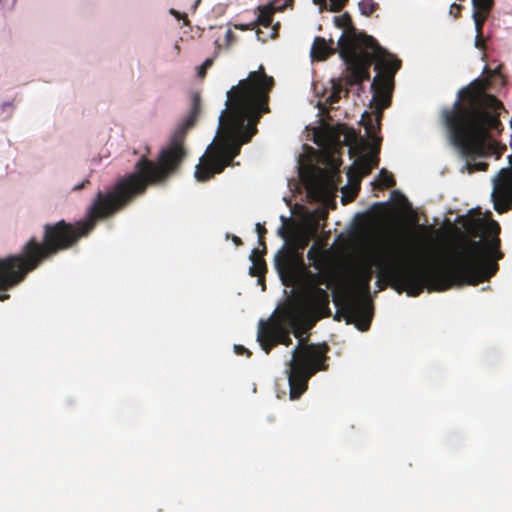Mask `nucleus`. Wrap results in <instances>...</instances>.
Returning a JSON list of instances; mask_svg holds the SVG:
<instances>
[{"instance_id":"obj_1","label":"nucleus","mask_w":512,"mask_h":512,"mask_svg":"<svg viewBox=\"0 0 512 512\" xmlns=\"http://www.w3.org/2000/svg\"><path fill=\"white\" fill-rule=\"evenodd\" d=\"M200 113L201 97L194 92L189 115L174 131L157 161L141 157L133 172L118 178L111 189L97 192L85 219L74 223L65 220L47 223L43 226L42 241L33 236L23 245L20 253L0 258V291L12 289L43 262L75 247L81 238L87 237L95 229L99 221L113 217L145 194L149 186L165 183L180 169L187 155L184 147L186 133L195 125Z\"/></svg>"},{"instance_id":"obj_2","label":"nucleus","mask_w":512,"mask_h":512,"mask_svg":"<svg viewBox=\"0 0 512 512\" xmlns=\"http://www.w3.org/2000/svg\"><path fill=\"white\" fill-rule=\"evenodd\" d=\"M274 84V78L260 65L227 92L226 109L219 117V137L200 158L195 169L197 181H208L234 165L233 160L240 154L242 145L257 133L259 119L269 112V93Z\"/></svg>"},{"instance_id":"obj_3","label":"nucleus","mask_w":512,"mask_h":512,"mask_svg":"<svg viewBox=\"0 0 512 512\" xmlns=\"http://www.w3.org/2000/svg\"><path fill=\"white\" fill-rule=\"evenodd\" d=\"M336 27L344 32L338 40L339 56L348 71L345 84L348 87L360 86L370 79V67L374 63L377 72L371 83L372 99L370 107L375 110L374 125L372 115L365 111L362 115L365 129L369 136L380 130L383 110L391 104L394 89L395 74L401 68L402 62L394 54L383 48L375 38L363 32H358L353 25L348 12L334 17Z\"/></svg>"},{"instance_id":"obj_4","label":"nucleus","mask_w":512,"mask_h":512,"mask_svg":"<svg viewBox=\"0 0 512 512\" xmlns=\"http://www.w3.org/2000/svg\"><path fill=\"white\" fill-rule=\"evenodd\" d=\"M490 86L489 77L473 80L458 92L453 107L442 112L451 142L466 159L471 171L487 170V163L471 164V161L484 156L487 142L503 130L500 114L504 106L498 98L487 92Z\"/></svg>"},{"instance_id":"obj_5","label":"nucleus","mask_w":512,"mask_h":512,"mask_svg":"<svg viewBox=\"0 0 512 512\" xmlns=\"http://www.w3.org/2000/svg\"><path fill=\"white\" fill-rule=\"evenodd\" d=\"M378 270L377 284L380 290L389 283L399 293L419 296L425 288L429 291L442 292L454 286L478 285L494 276L495 265L488 273L483 270L487 264L455 259L446 271L424 270L398 261H386L379 257L374 262Z\"/></svg>"},{"instance_id":"obj_6","label":"nucleus","mask_w":512,"mask_h":512,"mask_svg":"<svg viewBox=\"0 0 512 512\" xmlns=\"http://www.w3.org/2000/svg\"><path fill=\"white\" fill-rule=\"evenodd\" d=\"M487 232L492 235L491 240L487 241L485 244L481 240L474 241V240H466L461 245H459L455 251V253L451 256L449 259V262L447 265L443 267H424L416 265L412 262L407 261V253H405V258H393V259H386V261H398L407 265L414 266L419 269L424 270H436V271H446L449 269L452 265L455 259H461L465 261H475L480 263L487 264V267L485 266L483 270H485L486 273L492 269L490 265H495V271L494 275L497 273L499 269V265L497 263L498 260L503 258V253L500 251V225L498 222L492 220L487 225ZM408 255H411V252H408Z\"/></svg>"},{"instance_id":"obj_7","label":"nucleus","mask_w":512,"mask_h":512,"mask_svg":"<svg viewBox=\"0 0 512 512\" xmlns=\"http://www.w3.org/2000/svg\"><path fill=\"white\" fill-rule=\"evenodd\" d=\"M330 350L326 343L299 344L292 352L289 362L288 383L290 398L298 399L308 388L309 379L318 371L328 369L327 353Z\"/></svg>"},{"instance_id":"obj_8","label":"nucleus","mask_w":512,"mask_h":512,"mask_svg":"<svg viewBox=\"0 0 512 512\" xmlns=\"http://www.w3.org/2000/svg\"><path fill=\"white\" fill-rule=\"evenodd\" d=\"M373 271L369 266L359 268L355 275V286L358 292H348L343 295L334 294V304L341 308L348 324H355L360 331L369 329L373 308L371 302L365 300L361 294H368Z\"/></svg>"},{"instance_id":"obj_9","label":"nucleus","mask_w":512,"mask_h":512,"mask_svg":"<svg viewBox=\"0 0 512 512\" xmlns=\"http://www.w3.org/2000/svg\"><path fill=\"white\" fill-rule=\"evenodd\" d=\"M299 311L294 308L284 309L280 315L260 320L257 341L266 354L279 344L289 346L292 343L291 330L297 326Z\"/></svg>"},{"instance_id":"obj_10","label":"nucleus","mask_w":512,"mask_h":512,"mask_svg":"<svg viewBox=\"0 0 512 512\" xmlns=\"http://www.w3.org/2000/svg\"><path fill=\"white\" fill-rule=\"evenodd\" d=\"M328 292L317 286H308L301 297L298 306H292L299 311V319L303 316L313 322L329 317L331 310Z\"/></svg>"},{"instance_id":"obj_11","label":"nucleus","mask_w":512,"mask_h":512,"mask_svg":"<svg viewBox=\"0 0 512 512\" xmlns=\"http://www.w3.org/2000/svg\"><path fill=\"white\" fill-rule=\"evenodd\" d=\"M494 209L503 214L512 209V170L502 169L491 194Z\"/></svg>"},{"instance_id":"obj_12","label":"nucleus","mask_w":512,"mask_h":512,"mask_svg":"<svg viewBox=\"0 0 512 512\" xmlns=\"http://www.w3.org/2000/svg\"><path fill=\"white\" fill-rule=\"evenodd\" d=\"M258 16L254 20L255 26H262L264 28H270L271 32L270 34H265L262 30L257 29L256 30V36L257 39L261 42H266L269 38L274 39L278 36L279 32V23L272 26L274 13L276 11V8L270 4L266 6H259L258 8Z\"/></svg>"},{"instance_id":"obj_13","label":"nucleus","mask_w":512,"mask_h":512,"mask_svg":"<svg viewBox=\"0 0 512 512\" xmlns=\"http://www.w3.org/2000/svg\"><path fill=\"white\" fill-rule=\"evenodd\" d=\"M378 163L379 158L375 155L366 154L360 156L347 172L349 181L359 185L362 177L370 174L372 169L378 166Z\"/></svg>"},{"instance_id":"obj_14","label":"nucleus","mask_w":512,"mask_h":512,"mask_svg":"<svg viewBox=\"0 0 512 512\" xmlns=\"http://www.w3.org/2000/svg\"><path fill=\"white\" fill-rule=\"evenodd\" d=\"M319 232V221L313 220L304 225L294 236L295 246L298 250H304L310 241L317 236Z\"/></svg>"},{"instance_id":"obj_15","label":"nucleus","mask_w":512,"mask_h":512,"mask_svg":"<svg viewBox=\"0 0 512 512\" xmlns=\"http://www.w3.org/2000/svg\"><path fill=\"white\" fill-rule=\"evenodd\" d=\"M472 4L473 19L475 22L476 30L478 31V36H480L483 25L493 7V0H472Z\"/></svg>"},{"instance_id":"obj_16","label":"nucleus","mask_w":512,"mask_h":512,"mask_svg":"<svg viewBox=\"0 0 512 512\" xmlns=\"http://www.w3.org/2000/svg\"><path fill=\"white\" fill-rule=\"evenodd\" d=\"M334 44L333 39L328 41L320 36L315 37L311 47V57L317 61H324L329 56L335 53V49L332 47Z\"/></svg>"},{"instance_id":"obj_17","label":"nucleus","mask_w":512,"mask_h":512,"mask_svg":"<svg viewBox=\"0 0 512 512\" xmlns=\"http://www.w3.org/2000/svg\"><path fill=\"white\" fill-rule=\"evenodd\" d=\"M252 266L250 267V274L252 276L263 277L267 272V265L264 258L259 255V249L252 250L250 255Z\"/></svg>"},{"instance_id":"obj_18","label":"nucleus","mask_w":512,"mask_h":512,"mask_svg":"<svg viewBox=\"0 0 512 512\" xmlns=\"http://www.w3.org/2000/svg\"><path fill=\"white\" fill-rule=\"evenodd\" d=\"M307 258L311 261V265L320 270L324 263L323 250L318 243H314L308 250Z\"/></svg>"},{"instance_id":"obj_19","label":"nucleus","mask_w":512,"mask_h":512,"mask_svg":"<svg viewBox=\"0 0 512 512\" xmlns=\"http://www.w3.org/2000/svg\"><path fill=\"white\" fill-rule=\"evenodd\" d=\"M275 267L281 274L289 272L292 268L291 255L284 250L279 251L275 256Z\"/></svg>"},{"instance_id":"obj_20","label":"nucleus","mask_w":512,"mask_h":512,"mask_svg":"<svg viewBox=\"0 0 512 512\" xmlns=\"http://www.w3.org/2000/svg\"><path fill=\"white\" fill-rule=\"evenodd\" d=\"M379 183L384 188H392L396 185L393 175L385 169H382L379 173Z\"/></svg>"},{"instance_id":"obj_21","label":"nucleus","mask_w":512,"mask_h":512,"mask_svg":"<svg viewBox=\"0 0 512 512\" xmlns=\"http://www.w3.org/2000/svg\"><path fill=\"white\" fill-rule=\"evenodd\" d=\"M377 8L378 4L374 0H361L359 2V9L362 15L370 16Z\"/></svg>"},{"instance_id":"obj_22","label":"nucleus","mask_w":512,"mask_h":512,"mask_svg":"<svg viewBox=\"0 0 512 512\" xmlns=\"http://www.w3.org/2000/svg\"><path fill=\"white\" fill-rule=\"evenodd\" d=\"M330 1V11L338 12L342 10V8L346 5L348 0H329ZM316 4H319L320 6L326 5V0H314Z\"/></svg>"},{"instance_id":"obj_23","label":"nucleus","mask_w":512,"mask_h":512,"mask_svg":"<svg viewBox=\"0 0 512 512\" xmlns=\"http://www.w3.org/2000/svg\"><path fill=\"white\" fill-rule=\"evenodd\" d=\"M256 232L258 234V242L260 246H264V250L266 249L265 235L267 233V229L261 223L256 224Z\"/></svg>"},{"instance_id":"obj_24","label":"nucleus","mask_w":512,"mask_h":512,"mask_svg":"<svg viewBox=\"0 0 512 512\" xmlns=\"http://www.w3.org/2000/svg\"><path fill=\"white\" fill-rule=\"evenodd\" d=\"M343 91L342 85L340 83H333V91L329 97L330 104L336 103L340 99V94Z\"/></svg>"},{"instance_id":"obj_25","label":"nucleus","mask_w":512,"mask_h":512,"mask_svg":"<svg viewBox=\"0 0 512 512\" xmlns=\"http://www.w3.org/2000/svg\"><path fill=\"white\" fill-rule=\"evenodd\" d=\"M310 285L309 286H317L320 287V285L326 283V277L322 275L321 273H315L310 276Z\"/></svg>"},{"instance_id":"obj_26","label":"nucleus","mask_w":512,"mask_h":512,"mask_svg":"<svg viewBox=\"0 0 512 512\" xmlns=\"http://www.w3.org/2000/svg\"><path fill=\"white\" fill-rule=\"evenodd\" d=\"M212 64H213V59L212 58L206 59L203 62V64L199 67L198 77L204 78L205 75H206L207 69L210 68L212 66Z\"/></svg>"},{"instance_id":"obj_27","label":"nucleus","mask_w":512,"mask_h":512,"mask_svg":"<svg viewBox=\"0 0 512 512\" xmlns=\"http://www.w3.org/2000/svg\"><path fill=\"white\" fill-rule=\"evenodd\" d=\"M234 351L237 355H246L247 357L251 356V352L242 345H235Z\"/></svg>"},{"instance_id":"obj_28","label":"nucleus","mask_w":512,"mask_h":512,"mask_svg":"<svg viewBox=\"0 0 512 512\" xmlns=\"http://www.w3.org/2000/svg\"><path fill=\"white\" fill-rule=\"evenodd\" d=\"M235 28L241 31L253 30L256 28L254 21L248 24H235Z\"/></svg>"},{"instance_id":"obj_29","label":"nucleus","mask_w":512,"mask_h":512,"mask_svg":"<svg viewBox=\"0 0 512 512\" xmlns=\"http://www.w3.org/2000/svg\"><path fill=\"white\" fill-rule=\"evenodd\" d=\"M235 38V34L230 29H228L225 34V40L227 45H231L235 41Z\"/></svg>"},{"instance_id":"obj_30","label":"nucleus","mask_w":512,"mask_h":512,"mask_svg":"<svg viewBox=\"0 0 512 512\" xmlns=\"http://www.w3.org/2000/svg\"><path fill=\"white\" fill-rule=\"evenodd\" d=\"M462 9V6L456 3H453L451 5L450 13H454V17L457 18L460 15V11Z\"/></svg>"},{"instance_id":"obj_31","label":"nucleus","mask_w":512,"mask_h":512,"mask_svg":"<svg viewBox=\"0 0 512 512\" xmlns=\"http://www.w3.org/2000/svg\"><path fill=\"white\" fill-rule=\"evenodd\" d=\"M476 32L478 33V31L476 30ZM483 38H482V34L480 36H478V34L476 35V41H475V46L477 48H483Z\"/></svg>"},{"instance_id":"obj_32","label":"nucleus","mask_w":512,"mask_h":512,"mask_svg":"<svg viewBox=\"0 0 512 512\" xmlns=\"http://www.w3.org/2000/svg\"><path fill=\"white\" fill-rule=\"evenodd\" d=\"M298 324H299V322L297 323V326L291 330V333H292L295 337H297V338L301 337V335H302V332H301V330L299 329Z\"/></svg>"},{"instance_id":"obj_33","label":"nucleus","mask_w":512,"mask_h":512,"mask_svg":"<svg viewBox=\"0 0 512 512\" xmlns=\"http://www.w3.org/2000/svg\"><path fill=\"white\" fill-rule=\"evenodd\" d=\"M88 183H89V180H88V179H86V180H85V181H83L82 183H80V184H78V185H75V186L73 187V190H74V191H79V190H81L82 188H84V187H85V185H86V184H88Z\"/></svg>"},{"instance_id":"obj_34","label":"nucleus","mask_w":512,"mask_h":512,"mask_svg":"<svg viewBox=\"0 0 512 512\" xmlns=\"http://www.w3.org/2000/svg\"><path fill=\"white\" fill-rule=\"evenodd\" d=\"M485 72H487L490 76L501 77L500 73L497 70L490 71L487 67H485Z\"/></svg>"},{"instance_id":"obj_35","label":"nucleus","mask_w":512,"mask_h":512,"mask_svg":"<svg viewBox=\"0 0 512 512\" xmlns=\"http://www.w3.org/2000/svg\"><path fill=\"white\" fill-rule=\"evenodd\" d=\"M232 241L237 245V246H240L243 244L241 238H239L238 236H232Z\"/></svg>"},{"instance_id":"obj_36","label":"nucleus","mask_w":512,"mask_h":512,"mask_svg":"<svg viewBox=\"0 0 512 512\" xmlns=\"http://www.w3.org/2000/svg\"><path fill=\"white\" fill-rule=\"evenodd\" d=\"M279 234H280L283 238H287V234H286V232H285L284 227H281V228L279 229Z\"/></svg>"},{"instance_id":"obj_37","label":"nucleus","mask_w":512,"mask_h":512,"mask_svg":"<svg viewBox=\"0 0 512 512\" xmlns=\"http://www.w3.org/2000/svg\"><path fill=\"white\" fill-rule=\"evenodd\" d=\"M0 298H1L0 301H5L10 298V295L6 294V293L0 294Z\"/></svg>"},{"instance_id":"obj_38","label":"nucleus","mask_w":512,"mask_h":512,"mask_svg":"<svg viewBox=\"0 0 512 512\" xmlns=\"http://www.w3.org/2000/svg\"><path fill=\"white\" fill-rule=\"evenodd\" d=\"M340 312H341V311H340V309H339V310L337 311V313L335 314V316H334V319H335V320H337V321H339V320L341 319V314H340Z\"/></svg>"},{"instance_id":"obj_39","label":"nucleus","mask_w":512,"mask_h":512,"mask_svg":"<svg viewBox=\"0 0 512 512\" xmlns=\"http://www.w3.org/2000/svg\"><path fill=\"white\" fill-rule=\"evenodd\" d=\"M267 248L264 250V246H261V250H259V255L263 257L264 254H266Z\"/></svg>"},{"instance_id":"obj_40","label":"nucleus","mask_w":512,"mask_h":512,"mask_svg":"<svg viewBox=\"0 0 512 512\" xmlns=\"http://www.w3.org/2000/svg\"><path fill=\"white\" fill-rule=\"evenodd\" d=\"M292 3H293V0H285V3L283 4V7L290 6V5H292Z\"/></svg>"},{"instance_id":"obj_41","label":"nucleus","mask_w":512,"mask_h":512,"mask_svg":"<svg viewBox=\"0 0 512 512\" xmlns=\"http://www.w3.org/2000/svg\"><path fill=\"white\" fill-rule=\"evenodd\" d=\"M349 93V90L348 89H345V95L347 96Z\"/></svg>"},{"instance_id":"obj_42","label":"nucleus","mask_w":512,"mask_h":512,"mask_svg":"<svg viewBox=\"0 0 512 512\" xmlns=\"http://www.w3.org/2000/svg\"><path fill=\"white\" fill-rule=\"evenodd\" d=\"M200 1H201V0H197V1H196V3H195V5H198V4L200 3Z\"/></svg>"}]
</instances>
